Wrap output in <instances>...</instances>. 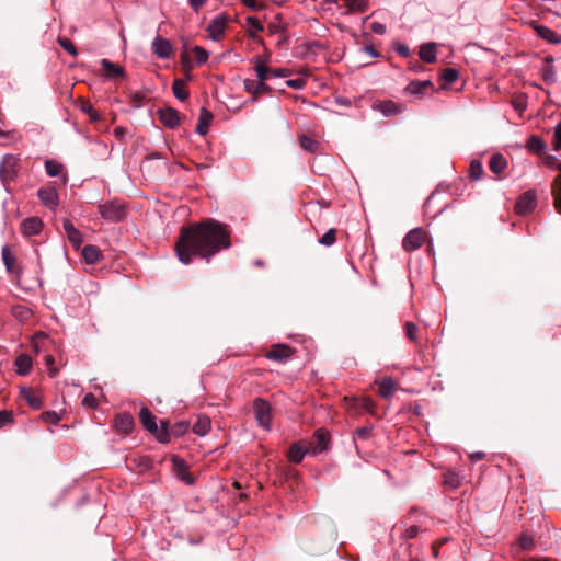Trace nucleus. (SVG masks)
Masks as SVG:
<instances>
[{
  "instance_id": "obj_38",
  "label": "nucleus",
  "mask_w": 561,
  "mask_h": 561,
  "mask_svg": "<svg viewBox=\"0 0 561 561\" xmlns=\"http://www.w3.org/2000/svg\"><path fill=\"white\" fill-rule=\"evenodd\" d=\"M508 168V161L500 153H493V173L501 174Z\"/></svg>"
},
{
  "instance_id": "obj_39",
  "label": "nucleus",
  "mask_w": 561,
  "mask_h": 561,
  "mask_svg": "<svg viewBox=\"0 0 561 561\" xmlns=\"http://www.w3.org/2000/svg\"><path fill=\"white\" fill-rule=\"evenodd\" d=\"M160 443H168L170 440L171 432L169 428V421L162 420L160 427H158V434H153Z\"/></svg>"
},
{
  "instance_id": "obj_51",
  "label": "nucleus",
  "mask_w": 561,
  "mask_h": 561,
  "mask_svg": "<svg viewBox=\"0 0 561 561\" xmlns=\"http://www.w3.org/2000/svg\"><path fill=\"white\" fill-rule=\"evenodd\" d=\"M188 423L187 422H178L173 426L170 427L171 435L173 436H182L185 434L188 430Z\"/></svg>"
},
{
  "instance_id": "obj_27",
  "label": "nucleus",
  "mask_w": 561,
  "mask_h": 561,
  "mask_svg": "<svg viewBox=\"0 0 561 561\" xmlns=\"http://www.w3.org/2000/svg\"><path fill=\"white\" fill-rule=\"evenodd\" d=\"M536 33L543 39L548 41L549 43L559 44L561 43V35L557 34L551 28L543 26V25H536L535 26Z\"/></svg>"
},
{
  "instance_id": "obj_40",
  "label": "nucleus",
  "mask_w": 561,
  "mask_h": 561,
  "mask_svg": "<svg viewBox=\"0 0 561 561\" xmlns=\"http://www.w3.org/2000/svg\"><path fill=\"white\" fill-rule=\"evenodd\" d=\"M299 144L302 149L311 153L316 152L320 147V144L317 140L306 135L300 136Z\"/></svg>"
},
{
  "instance_id": "obj_61",
  "label": "nucleus",
  "mask_w": 561,
  "mask_h": 561,
  "mask_svg": "<svg viewBox=\"0 0 561 561\" xmlns=\"http://www.w3.org/2000/svg\"><path fill=\"white\" fill-rule=\"evenodd\" d=\"M371 427L364 426L356 430V435L359 439H368L371 435Z\"/></svg>"
},
{
  "instance_id": "obj_44",
  "label": "nucleus",
  "mask_w": 561,
  "mask_h": 561,
  "mask_svg": "<svg viewBox=\"0 0 561 561\" xmlns=\"http://www.w3.org/2000/svg\"><path fill=\"white\" fill-rule=\"evenodd\" d=\"M458 77L459 72L457 69L454 68H445L440 75V79L447 84L454 83L458 79Z\"/></svg>"
},
{
  "instance_id": "obj_56",
  "label": "nucleus",
  "mask_w": 561,
  "mask_h": 561,
  "mask_svg": "<svg viewBox=\"0 0 561 561\" xmlns=\"http://www.w3.org/2000/svg\"><path fill=\"white\" fill-rule=\"evenodd\" d=\"M181 61H182V65H183V69L185 71L186 80H192V75H191L192 65H191V61L188 59L187 53H183L181 55Z\"/></svg>"
},
{
  "instance_id": "obj_47",
  "label": "nucleus",
  "mask_w": 561,
  "mask_h": 561,
  "mask_svg": "<svg viewBox=\"0 0 561 561\" xmlns=\"http://www.w3.org/2000/svg\"><path fill=\"white\" fill-rule=\"evenodd\" d=\"M57 42L70 55H72V56L78 55V50H77L75 44L69 38L59 36Z\"/></svg>"
},
{
  "instance_id": "obj_36",
  "label": "nucleus",
  "mask_w": 561,
  "mask_h": 561,
  "mask_svg": "<svg viewBox=\"0 0 561 561\" xmlns=\"http://www.w3.org/2000/svg\"><path fill=\"white\" fill-rule=\"evenodd\" d=\"M461 477L455 471H447L444 473V484L455 490L461 484Z\"/></svg>"
},
{
  "instance_id": "obj_59",
  "label": "nucleus",
  "mask_w": 561,
  "mask_h": 561,
  "mask_svg": "<svg viewBox=\"0 0 561 561\" xmlns=\"http://www.w3.org/2000/svg\"><path fill=\"white\" fill-rule=\"evenodd\" d=\"M44 359H45L46 366L49 369L50 377H54L58 371V369L56 367H54V363H55L54 356L48 354V355H45Z\"/></svg>"
},
{
  "instance_id": "obj_18",
  "label": "nucleus",
  "mask_w": 561,
  "mask_h": 561,
  "mask_svg": "<svg viewBox=\"0 0 561 561\" xmlns=\"http://www.w3.org/2000/svg\"><path fill=\"white\" fill-rule=\"evenodd\" d=\"M2 260L9 273L14 274L16 276L21 274V268L18 265L16 257L11 252L8 245L2 248Z\"/></svg>"
},
{
  "instance_id": "obj_45",
  "label": "nucleus",
  "mask_w": 561,
  "mask_h": 561,
  "mask_svg": "<svg viewBox=\"0 0 561 561\" xmlns=\"http://www.w3.org/2000/svg\"><path fill=\"white\" fill-rule=\"evenodd\" d=\"M45 169L49 176H58L62 172L64 167L56 161L48 160L45 162Z\"/></svg>"
},
{
  "instance_id": "obj_4",
  "label": "nucleus",
  "mask_w": 561,
  "mask_h": 561,
  "mask_svg": "<svg viewBox=\"0 0 561 561\" xmlns=\"http://www.w3.org/2000/svg\"><path fill=\"white\" fill-rule=\"evenodd\" d=\"M253 412L259 425L264 428H270L272 421L271 404L262 398H256L253 401Z\"/></svg>"
},
{
  "instance_id": "obj_35",
  "label": "nucleus",
  "mask_w": 561,
  "mask_h": 561,
  "mask_svg": "<svg viewBox=\"0 0 561 561\" xmlns=\"http://www.w3.org/2000/svg\"><path fill=\"white\" fill-rule=\"evenodd\" d=\"M355 407L365 410L371 415H376V403L369 397H363L356 400Z\"/></svg>"
},
{
  "instance_id": "obj_60",
  "label": "nucleus",
  "mask_w": 561,
  "mask_h": 561,
  "mask_svg": "<svg viewBox=\"0 0 561 561\" xmlns=\"http://www.w3.org/2000/svg\"><path fill=\"white\" fill-rule=\"evenodd\" d=\"M82 404L88 408L95 409L98 405V401H96V398L92 393H88L84 396V398L82 400Z\"/></svg>"
},
{
  "instance_id": "obj_52",
  "label": "nucleus",
  "mask_w": 561,
  "mask_h": 561,
  "mask_svg": "<svg viewBox=\"0 0 561 561\" xmlns=\"http://www.w3.org/2000/svg\"><path fill=\"white\" fill-rule=\"evenodd\" d=\"M244 90L248 93H251L253 95V100H257V81L253 79H245L244 82Z\"/></svg>"
},
{
  "instance_id": "obj_5",
  "label": "nucleus",
  "mask_w": 561,
  "mask_h": 561,
  "mask_svg": "<svg viewBox=\"0 0 561 561\" xmlns=\"http://www.w3.org/2000/svg\"><path fill=\"white\" fill-rule=\"evenodd\" d=\"M537 205V193L535 190H528L523 193L515 203V210L518 215L530 214Z\"/></svg>"
},
{
  "instance_id": "obj_17",
  "label": "nucleus",
  "mask_w": 561,
  "mask_h": 561,
  "mask_svg": "<svg viewBox=\"0 0 561 561\" xmlns=\"http://www.w3.org/2000/svg\"><path fill=\"white\" fill-rule=\"evenodd\" d=\"M62 226L69 242L72 244L75 249H79L83 242L82 233L78 229H76L72 222L68 219L64 221Z\"/></svg>"
},
{
  "instance_id": "obj_15",
  "label": "nucleus",
  "mask_w": 561,
  "mask_h": 561,
  "mask_svg": "<svg viewBox=\"0 0 561 561\" xmlns=\"http://www.w3.org/2000/svg\"><path fill=\"white\" fill-rule=\"evenodd\" d=\"M43 229V221L39 217H28L21 222V231L26 237L38 234Z\"/></svg>"
},
{
  "instance_id": "obj_1",
  "label": "nucleus",
  "mask_w": 561,
  "mask_h": 561,
  "mask_svg": "<svg viewBox=\"0 0 561 561\" xmlns=\"http://www.w3.org/2000/svg\"><path fill=\"white\" fill-rule=\"evenodd\" d=\"M230 231L228 227L215 219L208 218L199 222L183 226L180 230L174 249L179 261L185 265L192 263L194 256L205 259L222 249L230 248Z\"/></svg>"
},
{
  "instance_id": "obj_50",
  "label": "nucleus",
  "mask_w": 561,
  "mask_h": 561,
  "mask_svg": "<svg viewBox=\"0 0 561 561\" xmlns=\"http://www.w3.org/2000/svg\"><path fill=\"white\" fill-rule=\"evenodd\" d=\"M14 423V415L12 411L2 410L0 411V428Z\"/></svg>"
},
{
  "instance_id": "obj_42",
  "label": "nucleus",
  "mask_w": 561,
  "mask_h": 561,
  "mask_svg": "<svg viewBox=\"0 0 561 561\" xmlns=\"http://www.w3.org/2000/svg\"><path fill=\"white\" fill-rule=\"evenodd\" d=\"M483 175V168L480 160L474 159L471 161L469 167V178L473 181H478Z\"/></svg>"
},
{
  "instance_id": "obj_43",
  "label": "nucleus",
  "mask_w": 561,
  "mask_h": 561,
  "mask_svg": "<svg viewBox=\"0 0 561 561\" xmlns=\"http://www.w3.org/2000/svg\"><path fill=\"white\" fill-rule=\"evenodd\" d=\"M546 61L547 65L542 70V79L545 80L546 83L552 84L553 82H556V72L553 70L552 65L550 64L551 59L547 58Z\"/></svg>"
},
{
  "instance_id": "obj_55",
  "label": "nucleus",
  "mask_w": 561,
  "mask_h": 561,
  "mask_svg": "<svg viewBox=\"0 0 561 561\" xmlns=\"http://www.w3.org/2000/svg\"><path fill=\"white\" fill-rule=\"evenodd\" d=\"M405 335L409 340L416 341L417 327L413 322H405L404 324Z\"/></svg>"
},
{
  "instance_id": "obj_21",
  "label": "nucleus",
  "mask_w": 561,
  "mask_h": 561,
  "mask_svg": "<svg viewBox=\"0 0 561 561\" xmlns=\"http://www.w3.org/2000/svg\"><path fill=\"white\" fill-rule=\"evenodd\" d=\"M428 90H434V84L430 80L424 81H411L405 91L414 95H424Z\"/></svg>"
},
{
  "instance_id": "obj_28",
  "label": "nucleus",
  "mask_w": 561,
  "mask_h": 561,
  "mask_svg": "<svg viewBox=\"0 0 561 561\" xmlns=\"http://www.w3.org/2000/svg\"><path fill=\"white\" fill-rule=\"evenodd\" d=\"M172 91L174 96L184 102L188 99L190 93L186 87V80L183 79H175L172 84Z\"/></svg>"
},
{
  "instance_id": "obj_3",
  "label": "nucleus",
  "mask_w": 561,
  "mask_h": 561,
  "mask_svg": "<svg viewBox=\"0 0 561 561\" xmlns=\"http://www.w3.org/2000/svg\"><path fill=\"white\" fill-rule=\"evenodd\" d=\"M101 216L112 222H119L127 216L126 206L119 201H110L99 205Z\"/></svg>"
},
{
  "instance_id": "obj_2",
  "label": "nucleus",
  "mask_w": 561,
  "mask_h": 561,
  "mask_svg": "<svg viewBox=\"0 0 561 561\" xmlns=\"http://www.w3.org/2000/svg\"><path fill=\"white\" fill-rule=\"evenodd\" d=\"M21 170V159L14 154H5L0 163V181L3 187L10 192L11 182L15 181Z\"/></svg>"
},
{
  "instance_id": "obj_6",
  "label": "nucleus",
  "mask_w": 561,
  "mask_h": 561,
  "mask_svg": "<svg viewBox=\"0 0 561 561\" xmlns=\"http://www.w3.org/2000/svg\"><path fill=\"white\" fill-rule=\"evenodd\" d=\"M426 239V232L422 228L412 229L407 233L402 241V248L407 252H412L422 247Z\"/></svg>"
},
{
  "instance_id": "obj_26",
  "label": "nucleus",
  "mask_w": 561,
  "mask_h": 561,
  "mask_svg": "<svg viewBox=\"0 0 561 561\" xmlns=\"http://www.w3.org/2000/svg\"><path fill=\"white\" fill-rule=\"evenodd\" d=\"M420 58L427 64H433L436 61V44L435 43H425L420 47Z\"/></svg>"
},
{
  "instance_id": "obj_48",
  "label": "nucleus",
  "mask_w": 561,
  "mask_h": 561,
  "mask_svg": "<svg viewBox=\"0 0 561 561\" xmlns=\"http://www.w3.org/2000/svg\"><path fill=\"white\" fill-rule=\"evenodd\" d=\"M192 53L194 54V56L196 58V62L198 65H203V64H205L208 60V53H207V50L204 49L201 46H194L192 48Z\"/></svg>"
},
{
  "instance_id": "obj_62",
  "label": "nucleus",
  "mask_w": 561,
  "mask_h": 561,
  "mask_svg": "<svg viewBox=\"0 0 561 561\" xmlns=\"http://www.w3.org/2000/svg\"><path fill=\"white\" fill-rule=\"evenodd\" d=\"M419 534V527L417 526H410L405 529L404 538L412 539L415 538Z\"/></svg>"
},
{
  "instance_id": "obj_33",
  "label": "nucleus",
  "mask_w": 561,
  "mask_h": 561,
  "mask_svg": "<svg viewBox=\"0 0 561 561\" xmlns=\"http://www.w3.org/2000/svg\"><path fill=\"white\" fill-rule=\"evenodd\" d=\"M379 110L386 116H392L402 112V106L393 101H385L379 105Z\"/></svg>"
},
{
  "instance_id": "obj_23",
  "label": "nucleus",
  "mask_w": 561,
  "mask_h": 561,
  "mask_svg": "<svg viewBox=\"0 0 561 561\" xmlns=\"http://www.w3.org/2000/svg\"><path fill=\"white\" fill-rule=\"evenodd\" d=\"M134 427V419L130 414H118L115 419V428L124 434L129 433Z\"/></svg>"
},
{
  "instance_id": "obj_7",
  "label": "nucleus",
  "mask_w": 561,
  "mask_h": 561,
  "mask_svg": "<svg viewBox=\"0 0 561 561\" xmlns=\"http://www.w3.org/2000/svg\"><path fill=\"white\" fill-rule=\"evenodd\" d=\"M159 121L168 128L174 129L180 126L182 115L173 107L159 108L157 111Z\"/></svg>"
},
{
  "instance_id": "obj_20",
  "label": "nucleus",
  "mask_w": 561,
  "mask_h": 561,
  "mask_svg": "<svg viewBox=\"0 0 561 561\" xmlns=\"http://www.w3.org/2000/svg\"><path fill=\"white\" fill-rule=\"evenodd\" d=\"M139 417L142 426L151 434H158V425L156 423V416L150 412L148 408H141Z\"/></svg>"
},
{
  "instance_id": "obj_30",
  "label": "nucleus",
  "mask_w": 561,
  "mask_h": 561,
  "mask_svg": "<svg viewBox=\"0 0 561 561\" xmlns=\"http://www.w3.org/2000/svg\"><path fill=\"white\" fill-rule=\"evenodd\" d=\"M210 419L206 415H199L193 425V432L199 436L206 435L210 430Z\"/></svg>"
},
{
  "instance_id": "obj_16",
  "label": "nucleus",
  "mask_w": 561,
  "mask_h": 561,
  "mask_svg": "<svg viewBox=\"0 0 561 561\" xmlns=\"http://www.w3.org/2000/svg\"><path fill=\"white\" fill-rule=\"evenodd\" d=\"M307 453H311V451L306 442L294 443L289 447L288 458L290 461H293L295 463H299V462H301V460L304 459V457Z\"/></svg>"
},
{
  "instance_id": "obj_29",
  "label": "nucleus",
  "mask_w": 561,
  "mask_h": 561,
  "mask_svg": "<svg viewBox=\"0 0 561 561\" xmlns=\"http://www.w3.org/2000/svg\"><path fill=\"white\" fill-rule=\"evenodd\" d=\"M16 373L25 376L32 368V358L26 354H21L15 359Z\"/></svg>"
},
{
  "instance_id": "obj_37",
  "label": "nucleus",
  "mask_w": 561,
  "mask_h": 561,
  "mask_svg": "<svg viewBox=\"0 0 561 561\" xmlns=\"http://www.w3.org/2000/svg\"><path fill=\"white\" fill-rule=\"evenodd\" d=\"M23 398L33 409L37 410L42 407V399L36 396L31 389H22Z\"/></svg>"
},
{
  "instance_id": "obj_57",
  "label": "nucleus",
  "mask_w": 561,
  "mask_h": 561,
  "mask_svg": "<svg viewBox=\"0 0 561 561\" xmlns=\"http://www.w3.org/2000/svg\"><path fill=\"white\" fill-rule=\"evenodd\" d=\"M519 545L524 550H531L534 547V539L531 536L522 535L519 537Z\"/></svg>"
},
{
  "instance_id": "obj_9",
  "label": "nucleus",
  "mask_w": 561,
  "mask_h": 561,
  "mask_svg": "<svg viewBox=\"0 0 561 561\" xmlns=\"http://www.w3.org/2000/svg\"><path fill=\"white\" fill-rule=\"evenodd\" d=\"M126 467L129 470L142 473L152 468V460L149 456L131 455L126 458Z\"/></svg>"
},
{
  "instance_id": "obj_41",
  "label": "nucleus",
  "mask_w": 561,
  "mask_h": 561,
  "mask_svg": "<svg viewBox=\"0 0 561 561\" xmlns=\"http://www.w3.org/2000/svg\"><path fill=\"white\" fill-rule=\"evenodd\" d=\"M350 12H365L368 7L367 0H343Z\"/></svg>"
},
{
  "instance_id": "obj_32",
  "label": "nucleus",
  "mask_w": 561,
  "mask_h": 561,
  "mask_svg": "<svg viewBox=\"0 0 561 561\" xmlns=\"http://www.w3.org/2000/svg\"><path fill=\"white\" fill-rule=\"evenodd\" d=\"M551 194L553 196V204L558 213L561 214V173L558 174L552 183Z\"/></svg>"
},
{
  "instance_id": "obj_64",
  "label": "nucleus",
  "mask_w": 561,
  "mask_h": 561,
  "mask_svg": "<svg viewBox=\"0 0 561 561\" xmlns=\"http://www.w3.org/2000/svg\"><path fill=\"white\" fill-rule=\"evenodd\" d=\"M371 31L376 34L382 35L386 33V25L378 22H374L371 24Z\"/></svg>"
},
{
  "instance_id": "obj_13",
  "label": "nucleus",
  "mask_w": 561,
  "mask_h": 561,
  "mask_svg": "<svg viewBox=\"0 0 561 561\" xmlns=\"http://www.w3.org/2000/svg\"><path fill=\"white\" fill-rule=\"evenodd\" d=\"M227 16L224 14L217 15L211 22L209 23L207 31L209 33V37L214 41L220 39V37L224 35L226 26H227Z\"/></svg>"
},
{
  "instance_id": "obj_31",
  "label": "nucleus",
  "mask_w": 561,
  "mask_h": 561,
  "mask_svg": "<svg viewBox=\"0 0 561 561\" xmlns=\"http://www.w3.org/2000/svg\"><path fill=\"white\" fill-rule=\"evenodd\" d=\"M82 256L87 264H95L100 260L101 252L95 245H85L82 249Z\"/></svg>"
},
{
  "instance_id": "obj_46",
  "label": "nucleus",
  "mask_w": 561,
  "mask_h": 561,
  "mask_svg": "<svg viewBox=\"0 0 561 561\" xmlns=\"http://www.w3.org/2000/svg\"><path fill=\"white\" fill-rule=\"evenodd\" d=\"M245 21L250 26L249 35L252 38H255L254 32H262L264 30L263 24L254 16H248Z\"/></svg>"
},
{
  "instance_id": "obj_12",
  "label": "nucleus",
  "mask_w": 561,
  "mask_h": 561,
  "mask_svg": "<svg viewBox=\"0 0 561 561\" xmlns=\"http://www.w3.org/2000/svg\"><path fill=\"white\" fill-rule=\"evenodd\" d=\"M172 462H173V470H174L176 477L181 481L185 482L186 484L192 485L194 483L195 479L192 476V473L188 471V467H187L186 462L176 456H174L172 458Z\"/></svg>"
},
{
  "instance_id": "obj_19",
  "label": "nucleus",
  "mask_w": 561,
  "mask_h": 561,
  "mask_svg": "<svg viewBox=\"0 0 561 561\" xmlns=\"http://www.w3.org/2000/svg\"><path fill=\"white\" fill-rule=\"evenodd\" d=\"M37 196L49 208L55 207L58 203V194L55 187H42L38 190Z\"/></svg>"
},
{
  "instance_id": "obj_53",
  "label": "nucleus",
  "mask_w": 561,
  "mask_h": 561,
  "mask_svg": "<svg viewBox=\"0 0 561 561\" xmlns=\"http://www.w3.org/2000/svg\"><path fill=\"white\" fill-rule=\"evenodd\" d=\"M512 104L514 106V108L518 112H523L526 110V106H527V99L525 95L520 94V95H517L516 98H514V100L512 101Z\"/></svg>"
},
{
  "instance_id": "obj_63",
  "label": "nucleus",
  "mask_w": 561,
  "mask_h": 561,
  "mask_svg": "<svg viewBox=\"0 0 561 561\" xmlns=\"http://www.w3.org/2000/svg\"><path fill=\"white\" fill-rule=\"evenodd\" d=\"M79 102H80V110L82 112H84L87 114L92 113L93 106L88 100L80 99Z\"/></svg>"
},
{
  "instance_id": "obj_54",
  "label": "nucleus",
  "mask_w": 561,
  "mask_h": 561,
  "mask_svg": "<svg viewBox=\"0 0 561 561\" xmlns=\"http://www.w3.org/2000/svg\"><path fill=\"white\" fill-rule=\"evenodd\" d=\"M41 417L44 422L50 423V424H57L60 421L59 414H57L55 411H46L41 414Z\"/></svg>"
},
{
  "instance_id": "obj_8",
  "label": "nucleus",
  "mask_w": 561,
  "mask_h": 561,
  "mask_svg": "<svg viewBox=\"0 0 561 561\" xmlns=\"http://www.w3.org/2000/svg\"><path fill=\"white\" fill-rule=\"evenodd\" d=\"M329 442V432L323 428H319L314 432L312 439L306 443L312 454H320L328 448Z\"/></svg>"
},
{
  "instance_id": "obj_34",
  "label": "nucleus",
  "mask_w": 561,
  "mask_h": 561,
  "mask_svg": "<svg viewBox=\"0 0 561 561\" xmlns=\"http://www.w3.org/2000/svg\"><path fill=\"white\" fill-rule=\"evenodd\" d=\"M526 147L528 148L529 151L535 152L537 154H540V153L543 152V150L546 148V145H545L543 140L540 137H538L536 135H533L527 140Z\"/></svg>"
},
{
  "instance_id": "obj_58",
  "label": "nucleus",
  "mask_w": 561,
  "mask_h": 561,
  "mask_svg": "<svg viewBox=\"0 0 561 561\" xmlns=\"http://www.w3.org/2000/svg\"><path fill=\"white\" fill-rule=\"evenodd\" d=\"M553 138L554 150H561V122L556 126Z\"/></svg>"
},
{
  "instance_id": "obj_49",
  "label": "nucleus",
  "mask_w": 561,
  "mask_h": 561,
  "mask_svg": "<svg viewBox=\"0 0 561 561\" xmlns=\"http://www.w3.org/2000/svg\"><path fill=\"white\" fill-rule=\"evenodd\" d=\"M336 240V229L328 230L320 239L319 242L325 247L332 245Z\"/></svg>"
},
{
  "instance_id": "obj_24",
  "label": "nucleus",
  "mask_w": 561,
  "mask_h": 561,
  "mask_svg": "<svg viewBox=\"0 0 561 561\" xmlns=\"http://www.w3.org/2000/svg\"><path fill=\"white\" fill-rule=\"evenodd\" d=\"M265 60L256 56L254 58V70L256 72L257 81H266L268 78L272 77V68L266 67Z\"/></svg>"
},
{
  "instance_id": "obj_11",
  "label": "nucleus",
  "mask_w": 561,
  "mask_h": 561,
  "mask_svg": "<svg viewBox=\"0 0 561 561\" xmlns=\"http://www.w3.org/2000/svg\"><path fill=\"white\" fill-rule=\"evenodd\" d=\"M375 383L378 386V394L387 400L391 399L398 390V383L391 377L377 379Z\"/></svg>"
},
{
  "instance_id": "obj_25",
  "label": "nucleus",
  "mask_w": 561,
  "mask_h": 561,
  "mask_svg": "<svg viewBox=\"0 0 561 561\" xmlns=\"http://www.w3.org/2000/svg\"><path fill=\"white\" fill-rule=\"evenodd\" d=\"M214 115L211 112H209L207 108L202 107L199 117H198V124L196 126V133L199 135H206L208 131V127L210 122L213 121Z\"/></svg>"
},
{
  "instance_id": "obj_10",
  "label": "nucleus",
  "mask_w": 561,
  "mask_h": 561,
  "mask_svg": "<svg viewBox=\"0 0 561 561\" xmlns=\"http://www.w3.org/2000/svg\"><path fill=\"white\" fill-rule=\"evenodd\" d=\"M152 51L157 57L168 59L173 54V46L169 39L157 36L152 42Z\"/></svg>"
},
{
  "instance_id": "obj_22",
  "label": "nucleus",
  "mask_w": 561,
  "mask_h": 561,
  "mask_svg": "<svg viewBox=\"0 0 561 561\" xmlns=\"http://www.w3.org/2000/svg\"><path fill=\"white\" fill-rule=\"evenodd\" d=\"M101 66L105 71V76L110 79L124 78L125 70L123 67L110 61L108 59H102Z\"/></svg>"
},
{
  "instance_id": "obj_14",
  "label": "nucleus",
  "mask_w": 561,
  "mask_h": 561,
  "mask_svg": "<svg viewBox=\"0 0 561 561\" xmlns=\"http://www.w3.org/2000/svg\"><path fill=\"white\" fill-rule=\"evenodd\" d=\"M293 355V350L290 346L286 344H275L271 347V350L265 354V356L271 360L284 362L288 359Z\"/></svg>"
}]
</instances>
